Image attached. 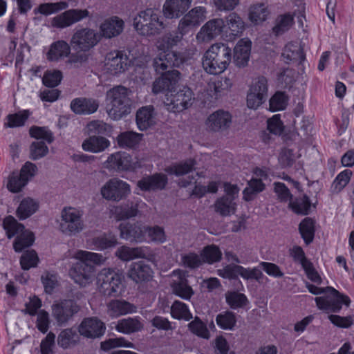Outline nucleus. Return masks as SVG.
I'll return each instance as SVG.
<instances>
[{"label": "nucleus", "instance_id": "1", "mask_svg": "<svg viewBox=\"0 0 354 354\" xmlns=\"http://www.w3.org/2000/svg\"><path fill=\"white\" fill-rule=\"evenodd\" d=\"M185 61L184 55L177 51L161 52L153 59L152 66L155 71L161 74L153 83L152 92L154 94L176 91L180 73L171 68L180 67Z\"/></svg>", "mask_w": 354, "mask_h": 354}, {"label": "nucleus", "instance_id": "2", "mask_svg": "<svg viewBox=\"0 0 354 354\" xmlns=\"http://www.w3.org/2000/svg\"><path fill=\"white\" fill-rule=\"evenodd\" d=\"M77 260L69 270V274L74 281L81 286L90 283L95 276V265L104 261V257L97 253L79 250L75 254Z\"/></svg>", "mask_w": 354, "mask_h": 354}, {"label": "nucleus", "instance_id": "3", "mask_svg": "<svg viewBox=\"0 0 354 354\" xmlns=\"http://www.w3.org/2000/svg\"><path fill=\"white\" fill-rule=\"evenodd\" d=\"M232 60V50L223 43H216L205 53L203 57V67L211 75L223 73Z\"/></svg>", "mask_w": 354, "mask_h": 354}, {"label": "nucleus", "instance_id": "4", "mask_svg": "<svg viewBox=\"0 0 354 354\" xmlns=\"http://www.w3.org/2000/svg\"><path fill=\"white\" fill-rule=\"evenodd\" d=\"M306 287L310 293L315 295L325 292L329 294L326 296L315 298L317 308L327 313L330 312L337 313L342 309L343 304L346 306L350 304L351 300L349 297L341 294L333 287H326L324 289L310 283H307Z\"/></svg>", "mask_w": 354, "mask_h": 354}, {"label": "nucleus", "instance_id": "5", "mask_svg": "<svg viewBox=\"0 0 354 354\" xmlns=\"http://www.w3.org/2000/svg\"><path fill=\"white\" fill-rule=\"evenodd\" d=\"M107 113L111 118L118 120L131 113V100L128 88L117 86L106 93Z\"/></svg>", "mask_w": 354, "mask_h": 354}, {"label": "nucleus", "instance_id": "6", "mask_svg": "<svg viewBox=\"0 0 354 354\" xmlns=\"http://www.w3.org/2000/svg\"><path fill=\"white\" fill-rule=\"evenodd\" d=\"M133 26L141 35L146 36L160 34L165 28L163 17L155 8L140 11L133 19Z\"/></svg>", "mask_w": 354, "mask_h": 354}, {"label": "nucleus", "instance_id": "7", "mask_svg": "<svg viewBox=\"0 0 354 354\" xmlns=\"http://www.w3.org/2000/svg\"><path fill=\"white\" fill-rule=\"evenodd\" d=\"M3 226L8 239H11L17 235L13 243V248L15 252H20L24 249L32 245L34 243L35 236L33 233L25 230L24 225L18 223L12 216H8L5 218Z\"/></svg>", "mask_w": 354, "mask_h": 354}, {"label": "nucleus", "instance_id": "8", "mask_svg": "<svg viewBox=\"0 0 354 354\" xmlns=\"http://www.w3.org/2000/svg\"><path fill=\"white\" fill-rule=\"evenodd\" d=\"M100 39L101 34L97 30L88 27H81L75 30L70 45L75 51L88 52L97 45Z\"/></svg>", "mask_w": 354, "mask_h": 354}, {"label": "nucleus", "instance_id": "9", "mask_svg": "<svg viewBox=\"0 0 354 354\" xmlns=\"http://www.w3.org/2000/svg\"><path fill=\"white\" fill-rule=\"evenodd\" d=\"M83 211L72 207H65L61 212L60 230L68 235L75 234L84 228Z\"/></svg>", "mask_w": 354, "mask_h": 354}, {"label": "nucleus", "instance_id": "10", "mask_svg": "<svg viewBox=\"0 0 354 354\" xmlns=\"http://www.w3.org/2000/svg\"><path fill=\"white\" fill-rule=\"evenodd\" d=\"M97 284L99 290L106 296H116L123 288L122 277L116 272L110 269H103L98 274Z\"/></svg>", "mask_w": 354, "mask_h": 354}, {"label": "nucleus", "instance_id": "11", "mask_svg": "<svg viewBox=\"0 0 354 354\" xmlns=\"http://www.w3.org/2000/svg\"><path fill=\"white\" fill-rule=\"evenodd\" d=\"M37 167L31 162H26L20 171H12L8 177L6 187L12 193H18L27 185L35 175Z\"/></svg>", "mask_w": 354, "mask_h": 354}, {"label": "nucleus", "instance_id": "12", "mask_svg": "<svg viewBox=\"0 0 354 354\" xmlns=\"http://www.w3.org/2000/svg\"><path fill=\"white\" fill-rule=\"evenodd\" d=\"M130 193V185L118 178L109 179L100 189V194L103 198L113 202H119L125 199Z\"/></svg>", "mask_w": 354, "mask_h": 354}, {"label": "nucleus", "instance_id": "13", "mask_svg": "<svg viewBox=\"0 0 354 354\" xmlns=\"http://www.w3.org/2000/svg\"><path fill=\"white\" fill-rule=\"evenodd\" d=\"M80 306L71 299H62L52 305V316L59 326L66 325L80 311Z\"/></svg>", "mask_w": 354, "mask_h": 354}, {"label": "nucleus", "instance_id": "14", "mask_svg": "<svg viewBox=\"0 0 354 354\" xmlns=\"http://www.w3.org/2000/svg\"><path fill=\"white\" fill-rule=\"evenodd\" d=\"M194 100L192 91L187 86H183L175 93H171L167 95L165 106L168 111L174 113H179L188 109Z\"/></svg>", "mask_w": 354, "mask_h": 354}, {"label": "nucleus", "instance_id": "15", "mask_svg": "<svg viewBox=\"0 0 354 354\" xmlns=\"http://www.w3.org/2000/svg\"><path fill=\"white\" fill-rule=\"evenodd\" d=\"M268 80L263 76L255 78L250 87L247 95V106L250 109H257L268 98Z\"/></svg>", "mask_w": 354, "mask_h": 354}, {"label": "nucleus", "instance_id": "16", "mask_svg": "<svg viewBox=\"0 0 354 354\" xmlns=\"http://www.w3.org/2000/svg\"><path fill=\"white\" fill-rule=\"evenodd\" d=\"M206 9L203 6H197L191 9L179 21L178 30L182 33H188L201 25L205 19Z\"/></svg>", "mask_w": 354, "mask_h": 354}, {"label": "nucleus", "instance_id": "17", "mask_svg": "<svg viewBox=\"0 0 354 354\" xmlns=\"http://www.w3.org/2000/svg\"><path fill=\"white\" fill-rule=\"evenodd\" d=\"M90 17L86 9H70L53 17L51 24L53 27L64 28Z\"/></svg>", "mask_w": 354, "mask_h": 354}, {"label": "nucleus", "instance_id": "18", "mask_svg": "<svg viewBox=\"0 0 354 354\" xmlns=\"http://www.w3.org/2000/svg\"><path fill=\"white\" fill-rule=\"evenodd\" d=\"M145 205V203L142 200L134 198L113 207L111 211L116 220L123 221L137 216L140 214V209Z\"/></svg>", "mask_w": 354, "mask_h": 354}, {"label": "nucleus", "instance_id": "19", "mask_svg": "<svg viewBox=\"0 0 354 354\" xmlns=\"http://www.w3.org/2000/svg\"><path fill=\"white\" fill-rule=\"evenodd\" d=\"M106 330L105 324L96 317L83 319L78 326L80 335L87 339L100 338Z\"/></svg>", "mask_w": 354, "mask_h": 354}, {"label": "nucleus", "instance_id": "20", "mask_svg": "<svg viewBox=\"0 0 354 354\" xmlns=\"http://www.w3.org/2000/svg\"><path fill=\"white\" fill-rule=\"evenodd\" d=\"M129 64V58L122 51L114 50L109 53L105 59V71L113 75L126 71Z\"/></svg>", "mask_w": 354, "mask_h": 354}, {"label": "nucleus", "instance_id": "21", "mask_svg": "<svg viewBox=\"0 0 354 354\" xmlns=\"http://www.w3.org/2000/svg\"><path fill=\"white\" fill-rule=\"evenodd\" d=\"M104 167L109 170L128 171L135 169L131 165V157L123 151H118L109 156L104 162Z\"/></svg>", "mask_w": 354, "mask_h": 354}, {"label": "nucleus", "instance_id": "22", "mask_svg": "<svg viewBox=\"0 0 354 354\" xmlns=\"http://www.w3.org/2000/svg\"><path fill=\"white\" fill-rule=\"evenodd\" d=\"M232 115L228 111L218 110L209 115L206 121L207 128L214 132H222L230 128Z\"/></svg>", "mask_w": 354, "mask_h": 354}, {"label": "nucleus", "instance_id": "23", "mask_svg": "<svg viewBox=\"0 0 354 354\" xmlns=\"http://www.w3.org/2000/svg\"><path fill=\"white\" fill-rule=\"evenodd\" d=\"M192 0H166L162 12L167 19H177L183 16L191 6Z\"/></svg>", "mask_w": 354, "mask_h": 354}, {"label": "nucleus", "instance_id": "24", "mask_svg": "<svg viewBox=\"0 0 354 354\" xmlns=\"http://www.w3.org/2000/svg\"><path fill=\"white\" fill-rule=\"evenodd\" d=\"M153 274V272L150 266L143 261L132 263L128 271V277L136 283L150 281Z\"/></svg>", "mask_w": 354, "mask_h": 354}, {"label": "nucleus", "instance_id": "25", "mask_svg": "<svg viewBox=\"0 0 354 354\" xmlns=\"http://www.w3.org/2000/svg\"><path fill=\"white\" fill-rule=\"evenodd\" d=\"M71 111L78 115H90L97 111L99 101L93 98L77 97L71 102Z\"/></svg>", "mask_w": 354, "mask_h": 354}, {"label": "nucleus", "instance_id": "26", "mask_svg": "<svg viewBox=\"0 0 354 354\" xmlns=\"http://www.w3.org/2000/svg\"><path fill=\"white\" fill-rule=\"evenodd\" d=\"M225 21L223 19L217 18L207 21L197 35L198 39L203 41H209L219 35L225 29Z\"/></svg>", "mask_w": 354, "mask_h": 354}, {"label": "nucleus", "instance_id": "27", "mask_svg": "<svg viewBox=\"0 0 354 354\" xmlns=\"http://www.w3.org/2000/svg\"><path fill=\"white\" fill-rule=\"evenodd\" d=\"M120 237L130 242H142L145 240V227L138 224L121 223L119 226Z\"/></svg>", "mask_w": 354, "mask_h": 354}, {"label": "nucleus", "instance_id": "28", "mask_svg": "<svg viewBox=\"0 0 354 354\" xmlns=\"http://www.w3.org/2000/svg\"><path fill=\"white\" fill-rule=\"evenodd\" d=\"M167 183V177L162 174H155L142 178L137 183V186L145 192L160 190L165 188Z\"/></svg>", "mask_w": 354, "mask_h": 354}, {"label": "nucleus", "instance_id": "29", "mask_svg": "<svg viewBox=\"0 0 354 354\" xmlns=\"http://www.w3.org/2000/svg\"><path fill=\"white\" fill-rule=\"evenodd\" d=\"M251 50V42L250 41L240 40L234 48L233 62L239 67H245L248 65Z\"/></svg>", "mask_w": 354, "mask_h": 354}, {"label": "nucleus", "instance_id": "30", "mask_svg": "<svg viewBox=\"0 0 354 354\" xmlns=\"http://www.w3.org/2000/svg\"><path fill=\"white\" fill-rule=\"evenodd\" d=\"M155 111L153 106H142L137 111L136 123L140 131L147 130L156 123Z\"/></svg>", "mask_w": 354, "mask_h": 354}, {"label": "nucleus", "instance_id": "31", "mask_svg": "<svg viewBox=\"0 0 354 354\" xmlns=\"http://www.w3.org/2000/svg\"><path fill=\"white\" fill-rule=\"evenodd\" d=\"M71 46L66 41L59 40L53 42L46 53V58L50 62H59L71 54Z\"/></svg>", "mask_w": 354, "mask_h": 354}, {"label": "nucleus", "instance_id": "32", "mask_svg": "<svg viewBox=\"0 0 354 354\" xmlns=\"http://www.w3.org/2000/svg\"><path fill=\"white\" fill-rule=\"evenodd\" d=\"M108 314L112 318L118 317L129 313L136 312L137 308L133 304L125 300H112L107 306Z\"/></svg>", "mask_w": 354, "mask_h": 354}, {"label": "nucleus", "instance_id": "33", "mask_svg": "<svg viewBox=\"0 0 354 354\" xmlns=\"http://www.w3.org/2000/svg\"><path fill=\"white\" fill-rule=\"evenodd\" d=\"M110 145V141L104 136H90L83 141L82 147L85 151L100 153L109 148Z\"/></svg>", "mask_w": 354, "mask_h": 354}, {"label": "nucleus", "instance_id": "34", "mask_svg": "<svg viewBox=\"0 0 354 354\" xmlns=\"http://www.w3.org/2000/svg\"><path fill=\"white\" fill-rule=\"evenodd\" d=\"M123 28L124 21L118 17H113L101 24V37L106 38L116 37L122 32Z\"/></svg>", "mask_w": 354, "mask_h": 354}, {"label": "nucleus", "instance_id": "35", "mask_svg": "<svg viewBox=\"0 0 354 354\" xmlns=\"http://www.w3.org/2000/svg\"><path fill=\"white\" fill-rule=\"evenodd\" d=\"M236 203L234 198L230 196H223L218 198L214 203V210L222 216H228L236 212Z\"/></svg>", "mask_w": 354, "mask_h": 354}, {"label": "nucleus", "instance_id": "36", "mask_svg": "<svg viewBox=\"0 0 354 354\" xmlns=\"http://www.w3.org/2000/svg\"><path fill=\"white\" fill-rule=\"evenodd\" d=\"M39 203L32 198H24L16 210V215L20 220L30 217L38 209Z\"/></svg>", "mask_w": 354, "mask_h": 354}, {"label": "nucleus", "instance_id": "37", "mask_svg": "<svg viewBox=\"0 0 354 354\" xmlns=\"http://www.w3.org/2000/svg\"><path fill=\"white\" fill-rule=\"evenodd\" d=\"M281 56L287 64L290 62H301L305 58L301 46L292 42L286 45Z\"/></svg>", "mask_w": 354, "mask_h": 354}, {"label": "nucleus", "instance_id": "38", "mask_svg": "<svg viewBox=\"0 0 354 354\" xmlns=\"http://www.w3.org/2000/svg\"><path fill=\"white\" fill-rule=\"evenodd\" d=\"M311 202L309 197L304 194L302 196L292 199L288 203L290 208L295 214L298 215H308L310 212Z\"/></svg>", "mask_w": 354, "mask_h": 354}, {"label": "nucleus", "instance_id": "39", "mask_svg": "<svg viewBox=\"0 0 354 354\" xmlns=\"http://www.w3.org/2000/svg\"><path fill=\"white\" fill-rule=\"evenodd\" d=\"M225 32L234 37L239 36L244 30V23L241 18L235 12L230 13L226 17Z\"/></svg>", "mask_w": 354, "mask_h": 354}, {"label": "nucleus", "instance_id": "40", "mask_svg": "<svg viewBox=\"0 0 354 354\" xmlns=\"http://www.w3.org/2000/svg\"><path fill=\"white\" fill-rule=\"evenodd\" d=\"M145 250L142 248H129L122 246L115 252V255L124 261H129L134 259L145 258Z\"/></svg>", "mask_w": 354, "mask_h": 354}, {"label": "nucleus", "instance_id": "41", "mask_svg": "<svg viewBox=\"0 0 354 354\" xmlns=\"http://www.w3.org/2000/svg\"><path fill=\"white\" fill-rule=\"evenodd\" d=\"M174 293L180 298L189 300L194 294L192 288L188 283V281L185 277H180L174 281L171 285Z\"/></svg>", "mask_w": 354, "mask_h": 354}, {"label": "nucleus", "instance_id": "42", "mask_svg": "<svg viewBox=\"0 0 354 354\" xmlns=\"http://www.w3.org/2000/svg\"><path fill=\"white\" fill-rule=\"evenodd\" d=\"M299 231L306 245L311 243L315 236V221L310 217L304 218L299 225Z\"/></svg>", "mask_w": 354, "mask_h": 354}, {"label": "nucleus", "instance_id": "43", "mask_svg": "<svg viewBox=\"0 0 354 354\" xmlns=\"http://www.w3.org/2000/svg\"><path fill=\"white\" fill-rule=\"evenodd\" d=\"M143 325L138 318L129 317L118 321L116 329L120 333L130 334L140 330Z\"/></svg>", "mask_w": 354, "mask_h": 354}, {"label": "nucleus", "instance_id": "44", "mask_svg": "<svg viewBox=\"0 0 354 354\" xmlns=\"http://www.w3.org/2000/svg\"><path fill=\"white\" fill-rule=\"evenodd\" d=\"M142 135L132 131L122 132L117 137L118 144L120 147L133 148L140 141Z\"/></svg>", "mask_w": 354, "mask_h": 354}, {"label": "nucleus", "instance_id": "45", "mask_svg": "<svg viewBox=\"0 0 354 354\" xmlns=\"http://www.w3.org/2000/svg\"><path fill=\"white\" fill-rule=\"evenodd\" d=\"M293 24L294 19L291 15H281L275 20V25L272 28V32L276 36L281 35L288 31Z\"/></svg>", "mask_w": 354, "mask_h": 354}, {"label": "nucleus", "instance_id": "46", "mask_svg": "<svg viewBox=\"0 0 354 354\" xmlns=\"http://www.w3.org/2000/svg\"><path fill=\"white\" fill-rule=\"evenodd\" d=\"M196 161L194 159H189L184 162L167 167L165 171L169 174H174L177 176L185 175L192 171L195 167Z\"/></svg>", "mask_w": 354, "mask_h": 354}, {"label": "nucleus", "instance_id": "47", "mask_svg": "<svg viewBox=\"0 0 354 354\" xmlns=\"http://www.w3.org/2000/svg\"><path fill=\"white\" fill-rule=\"evenodd\" d=\"M78 339V335L73 328L62 330L57 337V344L62 348H68L75 345Z\"/></svg>", "mask_w": 354, "mask_h": 354}, {"label": "nucleus", "instance_id": "48", "mask_svg": "<svg viewBox=\"0 0 354 354\" xmlns=\"http://www.w3.org/2000/svg\"><path fill=\"white\" fill-rule=\"evenodd\" d=\"M88 133L91 136H108L112 131V127L102 120H93L86 125Z\"/></svg>", "mask_w": 354, "mask_h": 354}, {"label": "nucleus", "instance_id": "49", "mask_svg": "<svg viewBox=\"0 0 354 354\" xmlns=\"http://www.w3.org/2000/svg\"><path fill=\"white\" fill-rule=\"evenodd\" d=\"M268 15L269 11L264 3L254 4L249 9V19L255 24L265 21Z\"/></svg>", "mask_w": 354, "mask_h": 354}, {"label": "nucleus", "instance_id": "50", "mask_svg": "<svg viewBox=\"0 0 354 354\" xmlns=\"http://www.w3.org/2000/svg\"><path fill=\"white\" fill-rule=\"evenodd\" d=\"M30 115L28 110H24L14 114H8L3 124L6 128H15L22 127L25 124L26 121L28 120Z\"/></svg>", "mask_w": 354, "mask_h": 354}, {"label": "nucleus", "instance_id": "51", "mask_svg": "<svg viewBox=\"0 0 354 354\" xmlns=\"http://www.w3.org/2000/svg\"><path fill=\"white\" fill-rule=\"evenodd\" d=\"M201 256L203 263L213 264L218 262L222 258V252L215 245L205 246L201 251Z\"/></svg>", "mask_w": 354, "mask_h": 354}, {"label": "nucleus", "instance_id": "52", "mask_svg": "<svg viewBox=\"0 0 354 354\" xmlns=\"http://www.w3.org/2000/svg\"><path fill=\"white\" fill-rule=\"evenodd\" d=\"M171 315L177 319L189 321L192 318L187 306L182 301H175L171 306Z\"/></svg>", "mask_w": 354, "mask_h": 354}, {"label": "nucleus", "instance_id": "53", "mask_svg": "<svg viewBox=\"0 0 354 354\" xmlns=\"http://www.w3.org/2000/svg\"><path fill=\"white\" fill-rule=\"evenodd\" d=\"M217 325L224 330H232L236 325L235 314L231 311L219 313L216 317Z\"/></svg>", "mask_w": 354, "mask_h": 354}, {"label": "nucleus", "instance_id": "54", "mask_svg": "<svg viewBox=\"0 0 354 354\" xmlns=\"http://www.w3.org/2000/svg\"><path fill=\"white\" fill-rule=\"evenodd\" d=\"M29 134L37 140H44L48 144L54 141L53 132L47 127L32 126L29 129Z\"/></svg>", "mask_w": 354, "mask_h": 354}, {"label": "nucleus", "instance_id": "55", "mask_svg": "<svg viewBox=\"0 0 354 354\" xmlns=\"http://www.w3.org/2000/svg\"><path fill=\"white\" fill-rule=\"evenodd\" d=\"M94 246L99 250H105L115 247L117 243V239L115 235L111 234H104L95 237L93 240Z\"/></svg>", "mask_w": 354, "mask_h": 354}, {"label": "nucleus", "instance_id": "56", "mask_svg": "<svg viewBox=\"0 0 354 354\" xmlns=\"http://www.w3.org/2000/svg\"><path fill=\"white\" fill-rule=\"evenodd\" d=\"M225 298L227 304L233 309L243 308L248 303L246 296L237 292L227 293Z\"/></svg>", "mask_w": 354, "mask_h": 354}, {"label": "nucleus", "instance_id": "57", "mask_svg": "<svg viewBox=\"0 0 354 354\" xmlns=\"http://www.w3.org/2000/svg\"><path fill=\"white\" fill-rule=\"evenodd\" d=\"M189 330L198 337L209 339V332L207 326L198 317H196L189 324Z\"/></svg>", "mask_w": 354, "mask_h": 354}, {"label": "nucleus", "instance_id": "58", "mask_svg": "<svg viewBox=\"0 0 354 354\" xmlns=\"http://www.w3.org/2000/svg\"><path fill=\"white\" fill-rule=\"evenodd\" d=\"M186 34L187 33H182L181 31L178 30L177 32H172L165 35L162 37L160 46L166 50H164L162 52L170 51L169 48L177 46V44L182 40L183 36Z\"/></svg>", "mask_w": 354, "mask_h": 354}, {"label": "nucleus", "instance_id": "59", "mask_svg": "<svg viewBox=\"0 0 354 354\" xmlns=\"http://www.w3.org/2000/svg\"><path fill=\"white\" fill-rule=\"evenodd\" d=\"M48 153V147L44 141L32 142L30 146V158L36 160L46 156Z\"/></svg>", "mask_w": 354, "mask_h": 354}, {"label": "nucleus", "instance_id": "60", "mask_svg": "<svg viewBox=\"0 0 354 354\" xmlns=\"http://www.w3.org/2000/svg\"><path fill=\"white\" fill-rule=\"evenodd\" d=\"M288 97L283 92H277L269 101L270 110L272 112L286 109L288 104Z\"/></svg>", "mask_w": 354, "mask_h": 354}, {"label": "nucleus", "instance_id": "61", "mask_svg": "<svg viewBox=\"0 0 354 354\" xmlns=\"http://www.w3.org/2000/svg\"><path fill=\"white\" fill-rule=\"evenodd\" d=\"M352 175V171L349 169H345L340 172L334 180L331 188L333 192L339 193L348 183Z\"/></svg>", "mask_w": 354, "mask_h": 354}, {"label": "nucleus", "instance_id": "62", "mask_svg": "<svg viewBox=\"0 0 354 354\" xmlns=\"http://www.w3.org/2000/svg\"><path fill=\"white\" fill-rule=\"evenodd\" d=\"M39 258L35 250L26 251L20 258V264L23 270H28L37 266Z\"/></svg>", "mask_w": 354, "mask_h": 354}, {"label": "nucleus", "instance_id": "63", "mask_svg": "<svg viewBox=\"0 0 354 354\" xmlns=\"http://www.w3.org/2000/svg\"><path fill=\"white\" fill-rule=\"evenodd\" d=\"M62 79V73L60 71H46L43 77V84L50 88L57 86Z\"/></svg>", "mask_w": 354, "mask_h": 354}, {"label": "nucleus", "instance_id": "64", "mask_svg": "<svg viewBox=\"0 0 354 354\" xmlns=\"http://www.w3.org/2000/svg\"><path fill=\"white\" fill-rule=\"evenodd\" d=\"M119 346L133 348V344L127 342L123 337L109 339L108 340L102 342L100 344L101 349L104 351H108L111 348Z\"/></svg>", "mask_w": 354, "mask_h": 354}]
</instances>
